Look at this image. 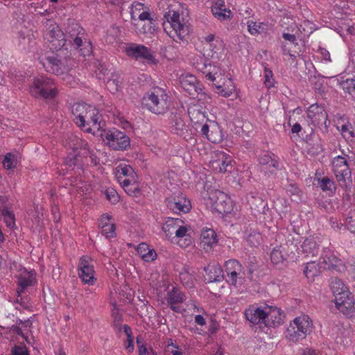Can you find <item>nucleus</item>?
<instances>
[{
    "mask_svg": "<svg viewBox=\"0 0 355 355\" xmlns=\"http://www.w3.org/2000/svg\"><path fill=\"white\" fill-rule=\"evenodd\" d=\"M290 325L298 329L302 333V336H306L313 328V322L307 315H302L295 318Z\"/></svg>",
    "mask_w": 355,
    "mask_h": 355,
    "instance_id": "a878e982",
    "label": "nucleus"
},
{
    "mask_svg": "<svg viewBox=\"0 0 355 355\" xmlns=\"http://www.w3.org/2000/svg\"><path fill=\"white\" fill-rule=\"evenodd\" d=\"M101 233L107 239L114 238L116 236V226L114 223H109L101 228Z\"/></svg>",
    "mask_w": 355,
    "mask_h": 355,
    "instance_id": "5fc2aeb1",
    "label": "nucleus"
},
{
    "mask_svg": "<svg viewBox=\"0 0 355 355\" xmlns=\"http://www.w3.org/2000/svg\"><path fill=\"white\" fill-rule=\"evenodd\" d=\"M92 259L87 256L82 257L78 266V275L84 284L94 285L96 279Z\"/></svg>",
    "mask_w": 355,
    "mask_h": 355,
    "instance_id": "4468645a",
    "label": "nucleus"
},
{
    "mask_svg": "<svg viewBox=\"0 0 355 355\" xmlns=\"http://www.w3.org/2000/svg\"><path fill=\"white\" fill-rule=\"evenodd\" d=\"M304 273L309 280H314V278L320 274L318 264L315 261L308 262L304 269Z\"/></svg>",
    "mask_w": 355,
    "mask_h": 355,
    "instance_id": "a19ab883",
    "label": "nucleus"
},
{
    "mask_svg": "<svg viewBox=\"0 0 355 355\" xmlns=\"http://www.w3.org/2000/svg\"><path fill=\"white\" fill-rule=\"evenodd\" d=\"M20 162V154L19 153H8L5 155L2 161L4 168L10 170L17 167Z\"/></svg>",
    "mask_w": 355,
    "mask_h": 355,
    "instance_id": "58836bf2",
    "label": "nucleus"
},
{
    "mask_svg": "<svg viewBox=\"0 0 355 355\" xmlns=\"http://www.w3.org/2000/svg\"><path fill=\"white\" fill-rule=\"evenodd\" d=\"M248 202L250 204L251 209H255L258 211H260V209L264 208V203L261 198L260 197H254L251 196L248 199Z\"/></svg>",
    "mask_w": 355,
    "mask_h": 355,
    "instance_id": "864d4df0",
    "label": "nucleus"
},
{
    "mask_svg": "<svg viewBox=\"0 0 355 355\" xmlns=\"http://www.w3.org/2000/svg\"><path fill=\"white\" fill-rule=\"evenodd\" d=\"M105 194L107 200L112 204H116L120 199V197L116 191L112 188H108L105 190Z\"/></svg>",
    "mask_w": 355,
    "mask_h": 355,
    "instance_id": "4d7b16f0",
    "label": "nucleus"
},
{
    "mask_svg": "<svg viewBox=\"0 0 355 355\" xmlns=\"http://www.w3.org/2000/svg\"><path fill=\"white\" fill-rule=\"evenodd\" d=\"M46 28L44 38L49 43V48L54 51L60 50L67 42L65 35L59 26L52 20H46Z\"/></svg>",
    "mask_w": 355,
    "mask_h": 355,
    "instance_id": "6e6552de",
    "label": "nucleus"
},
{
    "mask_svg": "<svg viewBox=\"0 0 355 355\" xmlns=\"http://www.w3.org/2000/svg\"><path fill=\"white\" fill-rule=\"evenodd\" d=\"M71 137L73 139L76 140V144H73L69 143L68 144L69 147L73 148V150L78 149V146L83 147L84 150H87L88 154L90 155V157L92 159V161L93 162V160H94L93 155H92V152L89 150V149L88 148L87 143L85 142V141H83V140L78 139V138H76V137H73V135H71Z\"/></svg>",
    "mask_w": 355,
    "mask_h": 355,
    "instance_id": "3c124183",
    "label": "nucleus"
},
{
    "mask_svg": "<svg viewBox=\"0 0 355 355\" xmlns=\"http://www.w3.org/2000/svg\"><path fill=\"white\" fill-rule=\"evenodd\" d=\"M188 114L191 121L194 124L200 125V127L206 123V121H208L206 119V112L197 105H193L189 107Z\"/></svg>",
    "mask_w": 355,
    "mask_h": 355,
    "instance_id": "7c9ffc66",
    "label": "nucleus"
},
{
    "mask_svg": "<svg viewBox=\"0 0 355 355\" xmlns=\"http://www.w3.org/2000/svg\"><path fill=\"white\" fill-rule=\"evenodd\" d=\"M264 85L268 89L275 86V79L273 78L272 71L267 68L264 69Z\"/></svg>",
    "mask_w": 355,
    "mask_h": 355,
    "instance_id": "6e6d98bb",
    "label": "nucleus"
},
{
    "mask_svg": "<svg viewBox=\"0 0 355 355\" xmlns=\"http://www.w3.org/2000/svg\"><path fill=\"white\" fill-rule=\"evenodd\" d=\"M286 192L291 196L295 197L297 199L295 200L300 199L302 191L296 184H289L286 189Z\"/></svg>",
    "mask_w": 355,
    "mask_h": 355,
    "instance_id": "13d9d810",
    "label": "nucleus"
},
{
    "mask_svg": "<svg viewBox=\"0 0 355 355\" xmlns=\"http://www.w3.org/2000/svg\"><path fill=\"white\" fill-rule=\"evenodd\" d=\"M170 129L175 134L182 136L187 132V125L179 113H171L170 118Z\"/></svg>",
    "mask_w": 355,
    "mask_h": 355,
    "instance_id": "c85d7f7f",
    "label": "nucleus"
},
{
    "mask_svg": "<svg viewBox=\"0 0 355 355\" xmlns=\"http://www.w3.org/2000/svg\"><path fill=\"white\" fill-rule=\"evenodd\" d=\"M330 287L335 297L343 293H345V290H349L343 282L337 277L331 278Z\"/></svg>",
    "mask_w": 355,
    "mask_h": 355,
    "instance_id": "79ce46f5",
    "label": "nucleus"
},
{
    "mask_svg": "<svg viewBox=\"0 0 355 355\" xmlns=\"http://www.w3.org/2000/svg\"><path fill=\"white\" fill-rule=\"evenodd\" d=\"M211 10L218 20L227 21L232 18V12L226 8L225 1L223 0H212Z\"/></svg>",
    "mask_w": 355,
    "mask_h": 355,
    "instance_id": "aec40b11",
    "label": "nucleus"
},
{
    "mask_svg": "<svg viewBox=\"0 0 355 355\" xmlns=\"http://www.w3.org/2000/svg\"><path fill=\"white\" fill-rule=\"evenodd\" d=\"M337 128L340 131L345 140L355 144V125L347 121L338 125Z\"/></svg>",
    "mask_w": 355,
    "mask_h": 355,
    "instance_id": "c9c22d12",
    "label": "nucleus"
},
{
    "mask_svg": "<svg viewBox=\"0 0 355 355\" xmlns=\"http://www.w3.org/2000/svg\"><path fill=\"white\" fill-rule=\"evenodd\" d=\"M162 230L168 239L184 238L186 241L191 243L190 227L184 225L180 218H168L162 225Z\"/></svg>",
    "mask_w": 355,
    "mask_h": 355,
    "instance_id": "39448f33",
    "label": "nucleus"
},
{
    "mask_svg": "<svg viewBox=\"0 0 355 355\" xmlns=\"http://www.w3.org/2000/svg\"><path fill=\"white\" fill-rule=\"evenodd\" d=\"M142 103L150 112L157 115L164 114L169 109L170 98L165 89L154 87L144 94Z\"/></svg>",
    "mask_w": 355,
    "mask_h": 355,
    "instance_id": "7ed1b4c3",
    "label": "nucleus"
},
{
    "mask_svg": "<svg viewBox=\"0 0 355 355\" xmlns=\"http://www.w3.org/2000/svg\"><path fill=\"white\" fill-rule=\"evenodd\" d=\"M266 313L265 327H275L283 323V318L284 315L279 308L266 306Z\"/></svg>",
    "mask_w": 355,
    "mask_h": 355,
    "instance_id": "5701e85b",
    "label": "nucleus"
},
{
    "mask_svg": "<svg viewBox=\"0 0 355 355\" xmlns=\"http://www.w3.org/2000/svg\"><path fill=\"white\" fill-rule=\"evenodd\" d=\"M214 194L216 198L213 202L215 209L220 214L230 213L233 209L230 198L221 191H216Z\"/></svg>",
    "mask_w": 355,
    "mask_h": 355,
    "instance_id": "b1692460",
    "label": "nucleus"
},
{
    "mask_svg": "<svg viewBox=\"0 0 355 355\" xmlns=\"http://www.w3.org/2000/svg\"><path fill=\"white\" fill-rule=\"evenodd\" d=\"M201 134L209 141L218 144L223 140V135L220 125L214 121H206L200 128Z\"/></svg>",
    "mask_w": 355,
    "mask_h": 355,
    "instance_id": "f3484780",
    "label": "nucleus"
},
{
    "mask_svg": "<svg viewBox=\"0 0 355 355\" xmlns=\"http://www.w3.org/2000/svg\"><path fill=\"white\" fill-rule=\"evenodd\" d=\"M11 355H30L26 345H15L11 349Z\"/></svg>",
    "mask_w": 355,
    "mask_h": 355,
    "instance_id": "052dcab7",
    "label": "nucleus"
},
{
    "mask_svg": "<svg viewBox=\"0 0 355 355\" xmlns=\"http://www.w3.org/2000/svg\"><path fill=\"white\" fill-rule=\"evenodd\" d=\"M137 19L141 21L148 20L151 21L153 19L150 17L148 7H146L145 10H144L140 14H139V16H137Z\"/></svg>",
    "mask_w": 355,
    "mask_h": 355,
    "instance_id": "338daca9",
    "label": "nucleus"
},
{
    "mask_svg": "<svg viewBox=\"0 0 355 355\" xmlns=\"http://www.w3.org/2000/svg\"><path fill=\"white\" fill-rule=\"evenodd\" d=\"M40 62L46 72L57 76L64 74L69 70L66 60L60 59L53 53L42 55L40 58Z\"/></svg>",
    "mask_w": 355,
    "mask_h": 355,
    "instance_id": "9b49d317",
    "label": "nucleus"
},
{
    "mask_svg": "<svg viewBox=\"0 0 355 355\" xmlns=\"http://www.w3.org/2000/svg\"><path fill=\"white\" fill-rule=\"evenodd\" d=\"M0 214L3 218V220L8 227L10 229L15 227V216L12 210L8 207H4L1 210Z\"/></svg>",
    "mask_w": 355,
    "mask_h": 355,
    "instance_id": "37998d69",
    "label": "nucleus"
},
{
    "mask_svg": "<svg viewBox=\"0 0 355 355\" xmlns=\"http://www.w3.org/2000/svg\"><path fill=\"white\" fill-rule=\"evenodd\" d=\"M159 4L164 8L163 28L166 34L175 42L184 40L191 31L189 20L181 16L177 8L178 2L175 0H164Z\"/></svg>",
    "mask_w": 355,
    "mask_h": 355,
    "instance_id": "f257e3e1",
    "label": "nucleus"
},
{
    "mask_svg": "<svg viewBox=\"0 0 355 355\" xmlns=\"http://www.w3.org/2000/svg\"><path fill=\"white\" fill-rule=\"evenodd\" d=\"M147 6L143 3L134 2L130 7V16L132 20H137V17L140 14Z\"/></svg>",
    "mask_w": 355,
    "mask_h": 355,
    "instance_id": "09e8293b",
    "label": "nucleus"
},
{
    "mask_svg": "<svg viewBox=\"0 0 355 355\" xmlns=\"http://www.w3.org/2000/svg\"><path fill=\"white\" fill-rule=\"evenodd\" d=\"M138 253L145 261H152L157 258V253L155 250L149 249L145 243H141L138 247Z\"/></svg>",
    "mask_w": 355,
    "mask_h": 355,
    "instance_id": "ea45409f",
    "label": "nucleus"
},
{
    "mask_svg": "<svg viewBox=\"0 0 355 355\" xmlns=\"http://www.w3.org/2000/svg\"><path fill=\"white\" fill-rule=\"evenodd\" d=\"M318 53L321 55V57L323 60L326 62H331V57L329 52L324 48L320 47L318 49Z\"/></svg>",
    "mask_w": 355,
    "mask_h": 355,
    "instance_id": "774afa93",
    "label": "nucleus"
},
{
    "mask_svg": "<svg viewBox=\"0 0 355 355\" xmlns=\"http://www.w3.org/2000/svg\"><path fill=\"white\" fill-rule=\"evenodd\" d=\"M341 88L355 100V78H347L340 83Z\"/></svg>",
    "mask_w": 355,
    "mask_h": 355,
    "instance_id": "a18cd8bd",
    "label": "nucleus"
},
{
    "mask_svg": "<svg viewBox=\"0 0 355 355\" xmlns=\"http://www.w3.org/2000/svg\"><path fill=\"white\" fill-rule=\"evenodd\" d=\"M79 156L75 153H70L66 158V165L69 167L75 166L78 164Z\"/></svg>",
    "mask_w": 355,
    "mask_h": 355,
    "instance_id": "e2e57ef3",
    "label": "nucleus"
},
{
    "mask_svg": "<svg viewBox=\"0 0 355 355\" xmlns=\"http://www.w3.org/2000/svg\"><path fill=\"white\" fill-rule=\"evenodd\" d=\"M121 83L116 75H112V78L107 81V88L112 93L117 92L121 87Z\"/></svg>",
    "mask_w": 355,
    "mask_h": 355,
    "instance_id": "8fccbe9b",
    "label": "nucleus"
},
{
    "mask_svg": "<svg viewBox=\"0 0 355 355\" xmlns=\"http://www.w3.org/2000/svg\"><path fill=\"white\" fill-rule=\"evenodd\" d=\"M282 37L286 42H288L290 44H293L295 46L297 45V39L295 35L284 33L282 34Z\"/></svg>",
    "mask_w": 355,
    "mask_h": 355,
    "instance_id": "69168bd1",
    "label": "nucleus"
},
{
    "mask_svg": "<svg viewBox=\"0 0 355 355\" xmlns=\"http://www.w3.org/2000/svg\"><path fill=\"white\" fill-rule=\"evenodd\" d=\"M262 236L259 232H253L250 233L248 238L247 242L252 247H257L261 243Z\"/></svg>",
    "mask_w": 355,
    "mask_h": 355,
    "instance_id": "603ef678",
    "label": "nucleus"
},
{
    "mask_svg": "<svg viewBox=\"0 0 355 355\" xmlns=\"http://www.w3.org/2000/svg\"><path fill=\"white\" fill-rule=\"evenodd\" d=\"M232 162V159L230 155L223 151L218 150L214 152L211 156L210 166L216 173H225L231 171Z\"/></svg>",
    "mask_w": 355,
    "mask_h": 355,
    "instance_id": "2eb2a0df",
    "label": "nucleus"
},
{
    "mask_svg": "<svg viewBox=\"0 0 355 355\" xmlns=\"http://www.w3.org/2000/svg\"><path fill=\"white\" fill-rule=\"evenodd\" d=\"M258 163L261 171L266 175L274 174L282 168L279 157L269 151L264 152L259 155Z\"/></svg>",
    "mask_w": 355,
    "mask_h": 355,
    "instance_id": "f8f14e48",
    "label": "nucleus"
},
{
    "mask_svg": "<svg viewBox=\"0 0 355 355\" xmlns=\"http://www.w3.org/2000/svg\"><path fill=\"white\" fill-rule=\"evenodd\" d=\"M201 61L200 63H198L197 67L208 80L214 82L216 80L217 77L221 76L219 66L212 64L211 62L206 58H202Z\"/></svg>",
    "mask_w": 355,
    "mask_h": 355,
    "instance_id": "412c9836",
    "label": "nucleus"
},
{
    "mask_svg": "<svg viewBox=\"0 0 355 355\" xmlns=\"http://www.w3.org/2000/svg\"><path fill=\"white\" fill-rule=\"evenodd\" d=\"M266 306H258L256 304L250 306L245 310V318L253 324H264L266 315Z\"/></svg>",
    "mask_w": 355,
    "mask_h": 355,
    "instance_id": "6ab92c4d",
    "label": "nucleus"
},
{
    "mask_svg": "<svg viewBox=\"0 0 355 355\" xmlns=\"http://www.w3.org/2000/svg\"><path fill=\"white\" fill-rule=\"evenodd\" d=\"M115 175L119 184L126 182L130 178H137L133 168L127 164H119L116 168Z\"/></svg>",
    "mask_w": 355,
    "mask_h": 355,
    "instance_id": "c756f323",
    "label": "nucleus"
},
{
    "mask_svg": "<svg viewBox=\"0 0 355 355\" xmlns=\"http://www.w3.org/2000/svg\"><path fill=\"white\" fill-rule=\"evenodd\" d=\"M29 92L35 98L52 100L58 96V89L54 79L40 75L33 78Z\"/></svg>",
    "mask_w": 355,
    "mask_h": 355,
    "instance_id": "20e7f679",
    "label": "nucleus"
},
{
    "mask_svg": "<svg viewBox=\"0 0 355 355\" xmlns=\"http://www.w3.org/2000/svg\"><path fill=\"white\" fill-rule=\"evenodd\" d=\"M103 141L114 150H125L130 146V139L124 132L116 128L104 131Z\"/></svg>",
    "mask_w": 355,
    "mask_h": 355,
    "instance_id": "0eeeda50",
    "label": "nucleus"
},
{
    "mask_svg": "<svg viewBox=\"0 0 355 355\" xmlns=\"http://www.w3.org/2000/svg\"><path fill=\"white\" fill-rule=\"evenodd\" d=\"M37 273L35 270H28L26 268H23L19 270L17 275V301L19 302V297L28 287L33 286L37 284L36 279ZM21 305L25 308H28L27 302H23L22 298H20Z\"/></svg>",
    "mask_w": 355,
    "mask_h": 355,
    "instance_id": "9d476101",
    "label": "nucleus"
},
{
    "mask_svg": "<svg viewBox=\"0 0 355 355\" xmlns=\"http://www.w3.org/2000/svg\"><path fill=\"white\" fill-rule=\"evenodd\" d=\"M67 32L69 37L73 40V45L80 48L83 43V40H86L85 30L78 24H73L68 26Z\"/></svg>",
    "mask_w": 355,
    "mask_h": 355,
    "instance_id": "bb28decb",
    "label": "nucleus"
},
{
    "mask_svg": "<svg viewBox=\"0 0 355 355\" xmlns=\"http://www.w3.org/2000/svg\"><path fill=\"white\" fill-rule=\"evenodd\" d=\"M167 206L176 214L187 213L190 211L191 207L190 201L184 196L169 200L167 203Z\"/></svg>",
    "mask_w": 355,
    "mask_h": 355,
    "instance_id": "cd10ccee",
    "label": "nucleus"
},
{
    "mask_svg": "<svg viewBox=\"0 0 355 355\" xmlns=\"http://www.w3.org/2000/svg\"><path fill=\"white\" fill-rule=\"evenodd\" d=\"M218 243L217 234L215 231L210 228H205L202 230L200 235V245L205 252H210Z\"/></svg>",
    "mask_w": 355,
    "mask_h": 355,
    "instance_id": "393cba45",
    "label": "nucleus"
},
{
    "mask_svg": "<svg viewBox=\"0 0 355 355\" xmlns=\"http://www.w3.org/2000/svg\"><path fill=\"white\" fill-rule=\"evenodd\" d=\"M336 308L344 315L352 317L355 313V302L349 290L335 297Z\"/></svg>",
    "mask_w": 355,
    "mask_h": 355,
    "instance_id": "dca6fc26",
    "label": "nucleus"
},
{
    "mask_svg": "<svg viewBox=\"0 0 355 355\" xmlns=\"http://www.w3.org/2000/svg\"><path fill=\"white\" fill-rule=\"evenodd\" d=\"M180 84L182 87L190 94L194 95L193 89L198 88V80L195 76L191 74H185L180 78Z\"/></svg>",
    "mask_w": 355,
    "mask_h": 355,
    "instance_id": "e433bc0d",
    "label": "nucleus"
},
{
    "mask_svg": "<svg viewBox=\"0 0 355 355\" xmlns=\"http://www.w3.org/2000/svg\"><path fill=\"white\" fill-rule=\"evenodd\" d=\"M271 261L274 264L282 263L284 260V257L282 251L279 248H274L270 254Z\"/></svg>",
    "mask_w": 355,
    "mask_h": 355,
    "instance_id": "bf43d9fd",
    "label": "nucleus"
},
{
    "mask_svg": "<svg viewBox=\"0 0 355 355\" xmlns=\"http://www.w3.org/2000/svg\"><path fill=\"white\" fill-rule=\"evenodd\" d=\"M137 178V177L135 178H130L126 182L120 184L128 196L138 197L141 194L139 185Z\"/></svg>",
    "mask_w": 355,
    "mask_h": 355,
    "instance_id": "4c0bfd02",
    "label": "nucleus"
},
{
    "mask_svg": "<svg viewBox=\"0 0 355 355\" xmlns=\"http://www.w3.org/2000/svg\"><path fill=\"white\" fill-rule=\"evenodd\" d=\"M318 184L323 191H329L331 193H334L336 189L334 181L328 177L318 178Z\"/></svg>",
    "mask_w": 355,
    "mask_h": 355,
    "instance_id": "c03bdc74",
    "label": "nucleus"
},
{
    "mask_svg": "<svg viewBox=\"0 0 355 355\" xmlns=\"http://www.w3.org/2000/svg\"><path fill=\"white\" fill-rule=\"evenodd\" d=\"M125 52L128 57L137 60H144L149 64H156L157 62L150 49L142 44H129L126 46Z\"/></svg>",
    "mask_w": 355,
    "mask_h": 355,
    "instance_id": "ddd939ff",
    "label": "nucleus"
},
{
    "mask_svg": "<svg viewBox=\"0 0 355 355\" xmlns=\"http://www.w3.org/2000/svg\"><path fill=\"white\" fill-rule=\"evenodd\" d=\"M112 219V216L109 215L108 214H103L101 216V218H100L98 221V226L102 228L103 227L106 226L110 223V220Z\"/></svg>",
    "mask_w": 355,
    "mask_h": 355,
    "instance_id": "0e129e2a",
    "label": "nucleus"
},
{
    "mask_svg": "<svg viewBox=\"0 0 355 355\" xmlns=\"http://www.w3.org/2000/svg\"><path fill=\"white\" fill-rule=\"evenodd\" d=\"M74 123L87 132L99 130L104 125L101 115L94 107L87 103H75L72 106Z\"/></svg>",
    "mask_w": 355,
    "mask_h": 355,
    "instance_id": "f03ea898",
    "label": "nucleus"
},
{
    "mask_svg": "<svg viewBox=\"0 0 355 355\" xmlns=\"http://www.w3.org/2000/svg\"><path fill=\"white\" fill-rule=\"evenodd\" d=\"M332 171L341 187L347 188L352 182V172L345 157L336 156L331 161Z\"/></svg>",
    "mask_w": 355,
    "mask_h": 355,
    "instance_id": "423d86ee",
    "label": "nucleus"
},
{
    "mask_svg": "<svg viewBox=\"0 0 355 355\" xmlns=\"http://www.w3.org/2000/svg\"><path fill=\"white\" fill-rule=\"evenodd\" d=\"M226 282L236 288L241 286L245 282V271L242 264L236 259H230L224 265Z\"/></svg>",
    "mask_w": 355,
    "mask_h": 355,
    "instance_id": "1a4fd4ad",
    "label": "nucleus"
},
{
    "mask_svg": "<svg viewBox=\"0 0 355 355\" xmlns=\"http://www.w3.org/2000/svg\"><path fill=\"white\" fill-rule=\"evenodd\" d=\"M204 270L209 282H220L224 278L223 270L218 263L209 264Z\"/></svg>",
    "mask_w": 355,
    "mask_h": 355,
    "instance_id": "2f4dec72",
    "label": "nucleus"
},
{
    "mask_svg": "<svg viewBox=\"0 0 355 355\" xmlns=\"http://www.w3.org/2000/svg\"><path fill=\"white\" fill-rule=\"evenodd\" d=\"M302 251L306 257H316L319 252V245L313 238H306L302 244Z\"/></svg>",
    "mask_w": 355,
    "mask_h": 355,
    "instance_id": "f704fd0d",
    "label": "nucleus"
},
{
    "mask_svg": "<svg viewBox=\"0 0 355 355\" xmlns=\"http://www.w3.org/2000/svg\"><path fill=\"white\" fill-rule=\"evenodd\" d=\"M248 31L252 35L265 34L271 29V25L268 22L254 21L248 20L247 22Z\"/></svg>",
    "mask_w": 355,
    "mask_h": 355,
    "instance_id": "473e14b6",
    "label": "nucleus"
},
{
    "mask_svg": "<svg viewBox=\"0 0 355 355\" xmlns=\"http://www.w3.org/2000/svg\"><path fill=\"white\" fill-rule=\"evenodd\" d=\"M320 259H322V263L324 264V268L327 269H332L341 264V260L338 259L329 248L323 250Z\"/></svg>",
    "mask_w": 355,
    "mask_h": 355,
    "instance_id": "72a5a7b5",
    "label": "nucleus"
},
{
    "mask_svg": "<svg viewBox=\"0 0 355 355\" xmlns=\"http://www.w3.org/2000/svg\"><path fill=\"white\" fill-rule=\"evenodd\" d=\"M307 116L315 125H326L327 114L324 107L317 103L310 105L307 110Z\"/></svg>",
    "mask_w": 355,
    "mask_h": 355,
    "instance_id": "4be33fe9",
    "label": "nucleus"
},
{
    "mask_svg": "<svg viewBox=\"0 0 355 355\" xmlns=\"http://www.w3.org/2000/svg\"><path fill=\"white\" fill-rule=\"evenodd\" d=\"M165 300L173 311L178 313L182 312L181 304L186 300V295L180 288L173 286L168 291Z\"/></svg>",
    "mask_w": 355,
    "mask_h": 355,
    "instance_id": "a211bd4d",
    "label": "nucleus"
},
{
    "mask_svg": "<svg viewBox=\"0 0 355 355\" xmlns=\"http://www.w3.org/2000/svg\"><path fill=\"white\" fill-rule=\"evenodd\" d=\"M137 343L139 345V355H150V354L153 355H157L156 352L153 351V348H148L146 345L143 344L140 345L139 338H137Z\"/></svg>",
    "mask_w": 355,
    "mask_h": 355,
    "instance_id": "680f3d73",
    "label": "nucleus"
},
{
    "mask_svg": "<svg viewBox=\"0 0 355 355\" xmlns=\"http://www.w3.org/2000/svg\"><path fill=\"white\" fill-rule=\"evenodd\" d=\"M180 279L185 286L191 288L194 286V277L187 269H184L180 273Z\"/></svg>",
    "mask_w": 355,
    "mask_h": 355,
    "instance_id": "de8ad7c7",
    "label": "nucleus"
},
{
    "mask_svg": "<svg viewBox=\"0 0 355 355\" xmlns=\"http://www.w3.org/2000/svg\"><path fill=\"white\" fill-rule=\"evenodd\" d=\"M302 333L297 329L290 325L287 329L286 338L293 343H297L304 339L305 336H301Z\"/></svg>",
    "mask_w": 355,
    "mask_h": 355,
    "instance_id": "49530a36",
    "label": "nucleus"
}]
</instances>
